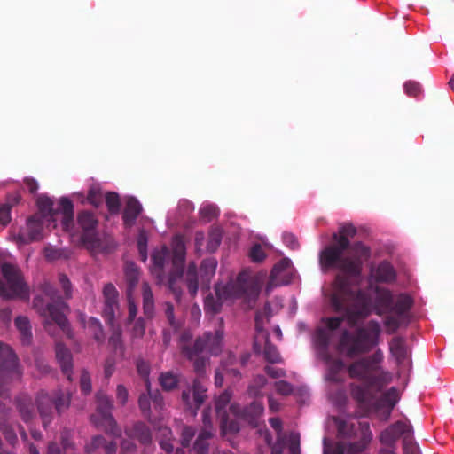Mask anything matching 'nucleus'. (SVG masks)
<instances>
[{
	"label": "nucleus",
	"mask_w": 454,
	"mask_h": 454,
	"mask_svg": "<svg viewBox=\"0 0 454 454\" xmlns=\"http://www.w3.org/2000/svg\"><path fill=\"white\" fill-rule=\"evenodd\" d=\"M333 309L343 314L349 326H355L367 317L372 310L378 315L389 312L385 326L389 333L395 332L401 325L411 305L410 296L400 294L395 297L386 288L371 287L368 291L355 292L348 281L338 276L332 286L325 291Z\"/></svg>",
	"instance_id": "f257e3e1"
},
{
	"label": "nucleus",
	"mask_w": 454,
	"mask_h": 454,
	"mask_svg": "<svg viewBox=\"0 0 454 454\" xmlns=\"http://www.w3.org/2000/svg\"><path fill=\"white\" fill-rule=\"evenodd\" d=\"M384 356L381 350L353 362L347 369L350 378L358 380L361 384L352 387V396L364 409L365 414L383 410L384 419H387L400 399L395 387L382 392L391 382L392 375L382 367Z\"/></svg>",
	"instance_id": "f03ea898"
},
{
	"label": "nucleus",
	"mask_w": 454,
	"mask_h": 454,
	"mask_svg": "<svg viewBox=\"0 0 454 454\" xmlns=\"http://www.w3.org/2000/svg\"><path fill=\"white\" fill-rule=\"evenodd\" d=\"M39 212L28 219L27 227L31 239H40L44 236V230L56 228L58 222L63 231L67 232L73 239L84 245L90 251L97 253L101 250V241L95 231L97 220L93 214L82 212L78 215V226L81 231H74V207L67 199H61L58 207L53 209L51 200L40 197L37 200Z\"/></svg>",
	"instance_id": "7ed1b4c3"
},
{
	"label": "nucleus",
	"mask_w": 454,
	"mask_h": 454,
	"mask_svg": "<svg viewBox=\"0 0 454 454\" xmlns=\"http://www.w3.org/2000/svg\"><path fill=\"white\" fill-rule=\"evenodd\" d=\"M354 234L352 225H344L333 236L334 243L320 254V262L324 268H335L349 277H360L363 262L370 257V249L361 243L350 247L348 237Z\"/></svg>",
	"instance_id": "20e7f679"
},
{
	"label": "nucleus",
	"mask_w": 454,
	"mask_h": 454,
	"mask_svg": "<svg viewBox=\"0 0 454 454\" xmlns=\"http://www.w3.org/2000/svg\"><path fill=\"white\" fill-rule=\"evenodd\" d=\"M266 276V272L262 270H244L238 275L236 281L226 285L217 284L215 297L208 295L205 299V311L217 313L223 304L236 299L242 300L247 307L252 308L259 297Z\"/></svg>",
	"instance_id": "39448f33"
},
{
	"label": "nucleus",
	"mask_w": 454,
	"mask_h": 454,
	"mask_svg": "<svg viewBox=\"0 0 454 454\" xmlns=\"http://www.w3.org/2000/svg\"><path fill=\"white\" fill-rule=\"evenodd\" d=\"M231 393L223 392L215 401L216 414L221 420V430L223 437L231 442L229 434L239 430L240 421H247L253 427L259 426V419L263 413V405L260 402H254L248 410L239 412L238 407L231 404L227 412L226 407L231 400Z\"/></svg>",
	"instance_id": "423d86ee"
},
{
	"label": "nucleus",
	"mask_w": 454,
	"mask_h": 454,
	"mask_svg": "<svg viewBox=\"0 0 454 454\" xmlns=\"http://www.w3.org/2000/svg\"><path fill=\"white\" fill-rule=\"evenodd\" d=\"M185 256V246L183 236L176 235L172 240V253L166 247H162L160 250H156L153 253L152 261L153 266L151 272L155 276L160 283L164 281L161 272L163 266L167 260L171 258L173 273L168 278L169 288L173 291L176 298H178V292L176 290L175 285L177 279L184 278V262Z\"/></svg>",
	"instance_id": "0eeeda50"
},
{
	"label": "nucleus",
	"mask_w": 454,
	"mask_h": 454,
	"mask_svg": "<svg viewBox=\"0 0 454 454\" xmlns=\"http://www.w3.org/2000/svg\"><path fill=\"white\" fill-rule=\"evenodd\" d=\"M43 294V297L37 296L35 298L34 306L41 316L45 318V329L51 333V327L52 325H55L63 334L67 338H71L70 327L66 319V313L68 310L67 307L51 287H45Z\"/></svg>",
	"instance_id": "6e6552de"
},
{
	"label": "nucleus",
	"mask_w": 454,
	"mask_h": 454,
	"mask_svg": "<svg viewBox=\"0 0 454 454\" xmlns=\"http://www.w3.org/2000/svg\"><path fill=\"white\" fill-rule=\"evenodd\" d=\"M380 333V324L370 321L364 327L358 328L354 334L345 332L340 342V349L350 357L366 353L378 344Z\"/></svg>",
	"instance_id": "1a4fd4ad"
},
{
	"label": "nucleus",
	"mask_w": 454,
	"mask_h": 454,
	"mask_svg": "<svg viewBox=\"0 0 454 454\" xmlns=\"http://www.w3.org/2000/svg\"><path fill=\"white\" fill-rule=\"evenodd\" d=\"M0 296L3 298H26L28 288L20 270L12 262L7 252L0 251Z\"/></svg>",
	"instance_id": "9d476101"
},
{
	"label": "nucleus",
	"mask_w": 454,
	"mask_h": 454,
	"mask_svg": "<svg viewBox=\"0 0 454 454\" xmlns=\"http://www.w3.org/2000/svg\"><path fill=\"white\" fill-rule=\"evenodd\" d=\"M223 332L222 329L216 330L214 334H205L203 339L196 340L193 348L190 349L187 346L191 335L184 333L180 339V347L185 356L191 360H195V368L200 370L197 356H204V355L216 356L221 351L223 343Z\"/></svg>",
	"instance_id": "9b49d317"
},
{
	"label": "nucleus",
	"mask_w": 454,
	"mask_h": 454,
	"mask_svg": "<svg viewBox=\"0 0 454 454\" xmlns=\"http://www.w3.org/2000/svg\"><path fill=\"white\" fill-rule=\"evenodd\" d=\"M294 270L289 259L284 258L276 263L266 283L265 292L269 294L275 287L288 284L294 278Z\"/></svg>",
	"instance_id": "f8f14e48"
},
{
	"label": "nucleus",
	"mask_w": 454,
	"mask_h": 454,
	"mask_svg": "<svg viewBox=\"0 0 454 454\" xmlns=\"http://www.w3.org/2000/svg\"><path fill=\"white\" fill-rule=\"evenodd\" d=\"M97 412L93 415L95 423L104 427L110 435L115 436L118 430L116 429L115 421L110 413L112 408L111 400L106 395L99 393L97 395Z\"/></svg>",
	"instance_id": "ddd939ff"
},
{
	"label": "nucleus",
	"mask_w": 454,
	"mask_h": 454,
	"mask_svg": "<svg viewBox=\"0 0 454 454\" xmlns=\"http://www.w3.org/2000/svg\"><path fill=\"white\" fill-rule=\"evenodd\" d=\"M263 318L261 313H257L255 317L256 335L254 343V348L256 352H261V342L264 341L263 355L267 361L277 363L279 361V354L277 348L268 341V333L263 327Z\"/></svg>",
	"instance_id": "4468645a"
},
{
	"label": "nucleus",
	"mask_w": 454,
	"mask_h": 454,
	"mask_svg": "<svg viewBox=\"0 0 454 454\" xmlns=\"http://www.w3.org/2000/svg\"><path fill=\"white\" fill-rule=\"evenodd\" d=\"M125 279L127 282V297L129 301V319L131 321L137 315V307L133 296V289L138 280L139 272L137 267L133 262H126L124 268Z\"/></svg>",
	"instance_id": "2eb2a0df"
},
{
	"label": "nucleus",
	"mask_w": 454,
	"mask_h": 454,
	"mask_svg": "<svg viewBox=\"0 0 454 454\" xmlns=\"http://www.w3.org/2000/svg\"><path fill=\"white\" fill-rule=\"evenodd\" d=\"M103 294L105 298V308L103 316L107 324L111 326H114V310L118 307L117 306V290L115 286L112 284H107L105 286L103 290Z\"/></svg>",
	"instance_id": "dca6fc26"
},
{
	"label": "nucleus",
	"mask_w": 454,
	"mask_h": 454,
	"mask_svg": "<svg viewBox=\"0 0 454 454\" xmlns=\"http://www.w3.org/2000/svg\"><path fill=\"white\" fill-rule=\"evenodd\" d=\"M342 318L338 317H327L322 320L324 328L317 329L315 335V341L317 346L325 348L329 341L331 333L339 328Z\"/></svg>",
	"instance_id": "f3484780"
},
{
	"label": "nucleus",
	"mask_w": 454,
	"mask_h": 454,
	"mask_svg": "<svg viewBox=\"0 0 454 454\" xmlns=\"http://www.w3.org/2000/svg\"><path fill=\"white\" fill-rule=\"evenodd\" d=\"M270 424L272 428L276 430L278 433V441L281 439L285 442V446H287L289 454H301L300 453V435L297 433H291L288 437L286 439L280 435L282 422L278 418H271L270 419Z\"/></svg>",
	"instance_id": "a211bd4d"
},
{
	"label": "nucleus",
	"mask_w": 454,
	"mask_h": 454,
	"mask_svg": "<svg viewBox=\"0 0 454 454\" xmlns=\"http://www.w3.org/2000/svg\"><path fill=\"white\" fill-rule=\"evenodd\" d=\"M203 423L205 428L199 434L195 444H194V451L197 454H207V447H208V440L211 438V432L209 429L212 427V420L209 416V411H206L203 413Z\"/></svg>",
	"instance_id": "6ab92c4d"
},
{
	"label": "nucleus",
	"mask_w": 454,
	"mask_h": 454,
	"mask_svg": "<svg viewBox=\"0 0 454 454\" xmlns=\"http://www.w3.org/2000/svg\"><path fill=\"white\" fill-rule=\"evenodd\" d=\"M390 352L400 365L409 368L411 366L410 351L401 338H394L389 345Z\"/></svg>",
	"instance_id": "aec40b11"
},
{
	"label": "nucleus",
	"mask_w": 454,
	"mask_h": 454,
	"mask_svg": "<svg viewBox=\"0 0 454 454\" xmlns=\"http://www.w3.org/2000/svg\"><path fill=\"white\" fill-rule=\"evenodd\" d=\"M324 360L327 365L326 379L334 382L340 381L345 372L343 362L340 358H332L329 356H324Z\"/></svg>",
	"instance_id": "412c9836"
},
{
	"label": "nucleus",
	"mask_w": 454,
	"mask_h": 454,
	"mask_svg": "<svg viewBox=\"0 0 454 454\" xmlns=\"http://www.w3.org/2000/svg\"><path fill=\"white\" fill-rule=\"evenodd\" d=\"M17 365V357L12 348L0 342V376L14 369Z\"/></svg>",
	"instance_id": "4be33fe9"
},
{
	"label": "nucleus",
	"mask_w": 454,
	"mask_h": 454,
	"mask_svg": "<svg viewBox=\"0 0 454 454\" xmlns=\"http://www.w3.org/2000/svg\"><path fill=\"white\" fill-rule=\"evenodd\" d=\"M407 431V423L404 421H397L381 433L380 442L384 444H392Z\"/></svg>",
	"instance_id": "5701e85b"
},
{
	"label": "nucleus",
	"mask_w": 454,
	"mask_h": 454,
	"mask_svg": "<svg viewBox=\"0 0 454 454\" xmlns=\"http://www.w3.org/2000/svg\"><path fill=\"white\" fill-rule=\"evenodd\" d=\"M142 210L141 204L134 198L126 200V207L123 213V221L126 226H131Z\"/></svg>",
	"instance_id": "b1692460"
},
{
	"label": "nucleus",
	"mask_w": 454,
	"mask_h": 454,
	"mask_svg": "<svg viewBox=\"0 0 454 454\" xmlns=\"http://www.w3.org/2000/svg\"><path fill=\"white\" fill-rule=\"evenodd\" d=\"M56 356L63 372L71 380L72 357L69 351L64 346L58 343L56 346Z\"/></svg>",
	"instance_id": "393cba45"
},
{
	"label": "nucleus",
	"mask_w": 454,
	"mask_h": 454,
	"mask_svg": "<svg viewBox=\"0 0 454 454\" xmlns=\"http://www.w3.org/2000/svg\"><path fill=\"white\" fill-rule=\"evenodd\" d=\"M372 277L380 282H391L395 278V272L390 263L383 262L372 271Z\"/></svg>",
	"instance_id": "a878e982"
},
{
	"label": "nucleus",
	"mask_w": 454,
	"mask_h": 454,
	"mask_svg": "<svg viewBox=\"0 0 454 454\" xmlns=\"http://www.w3.org/2000/svg\"><path fill=\"white\" fill-rule=\"evenodd\" d=\"M98 450H102L105 454H113L116 450V442L113 441L108 442L103 437L97 436L92 439L90 445L87 448V451L93 452Z\"/></svg>",
	"instance_id": "bb28decb"
},
{
	"label": "nucleus",
	"mask_w": 454,
	"mask_h": 454,
	"mask_svg": "<svg viewBox=\"0 0 454 454\" xmlns=\"http://www.w3.org/2000/svg\"><path fill=\"white\" fill-rule=\"evenodd\" d=\"M216 266V261L212 258L202 262L200 270V278L202 285L208 286L211 278L215 275Z\"/></svg>",
	"instance_id": "cd10ccee"
},
{
	"label": "nucleus",
	"mask_w": 454,
	"mask_h": 454,
	"mask_svg": "<svg viewBox=\"0 0 454 454\" xmlns=\"http://www.w3.org/2000/svg\"><path fill=\"white\" fill-rule=\"evenodd\" d=\"M137 372L138 373L145 379V383L147 387L148 395H150V398L153 399V406L154 408H158L161 406V398L160 397L159 394H155L153 396L152 395L151 390H150V383L148 380V374H149V365L145 362H139L137 364Z\"/></svg>",
	"instance_id": "c85d7f7f"
},
{
	"label": "nucleus",
	"mask_w": 454,
	"mask_h": 454,
	"mask_svg": "<svg viewBox=\"0 0 454 454\" xmlns=\"http://www.w3.org/2000/svg\"><path fill=\"white\" fill-rule=\"evenodd\" d=\"M234 357L231 355H228V364H222L221 368L218 369L215 372V385L222 386L223 382V378L227 375L237 374V371L234 368H229V365H232L234 364Z\"/></svg>",
	"instance_id": "c756f323"
},
{
	"label": "nucleus",
	"mask_w": 454,
	"mask_h": 454,
	"mask_svg": "<svg viewBox=\"0 0 454 454\" xmlns=\"http://www.w3.org/2000/svg\"><path fill=\"white\" fill-rule=\"evenodd\" d=\"M131 439H137L141 443L145 444L151 441L152 435L144 424H138L134 427L133 432L127 433Z\"/></svg>",
	"instance_id": "7c9ffc66"
},
{
	"label": "nucleus",
	"mask_w": 454,
	"mask_h": 454,
	"mask_svg": "<svg viewBox=\"0 0 454 454\" xmlns=\"http://www.w3.org/2000/svg\"><path fill=\"white\" fill-rule=\"evenodd\" d=\"M158 437H160V447L168 453H170L173 450L171 441V431L167 427H160L158 428Z\"/></svg>",
	"instance_id": "2f4dec72"
},
{
	"label": "nucleus",
	"mask_w": 454,
	"mask_h": 454,
	"mask_svg": "<svg viewBox=\"0 0 454 454\" xmlns=\"http://www.w3.org/2000/svg\"><path fill=\"white\" fill-rule=\"evenodd\" d=\"M15 325L21 334L23 343H28L32 335L27 318L25 317H18L15 319Z\"/></svg>",
	"instance_id": "473e14b6"
},
{
	"label": "nucleus",
	"mask_w": 454,
	"mask_h": 454,
	"mask_svg": "<svg viewBox=\"0 0 454 454\" xmlns=\"http://www.w3.org/2000/svg\"><path fill=\"white\" fill-rule=\"evenodd\" d=\"M143 302H144V312L147 317H152L153 312V293L147 285V283H144L143 286Z\"/></svg>",
	"instance_id": "72a5a7b5"
},
{
	"label": "nucleus",
	"mask_w": 454,
	"mask_h": 454,
	"mask_svg": "<svg viewBox=\"0 0 454 454\" xmlns=\"http://www.w3.org/2000/svg\"><path fill=\"white\" fill-rule=\"evenodd\" d=\"M206 388L202 385V383L196 380L192 386V400H193V406L195 408L194 414H196V410L199 408V406L204 401V398L206 396Z\"/></svg>",
	"instance_id": "f704fd0d"
},
{
	"label": "nucleus",
	"mask_w": 454,
	"mask_h": 454,
	"mask_svg": "<svg viewBox=\"0 0 454 454\" xmlns=\"http://www.w3.org/2000/svg\"><path fill=\"white\" fill-rule=\"evenodd\" d=\"M81 322L83 324L84 327L88 329V332L93 334L96 340H99L101 338L102 327L98 319L90 317L87 322H85L83 316H81Z\"/></svg>",
	"instance_id": "c9c22d12"
},
{
	"label": "nucleus",
	"mask_w": 454,
	"mask_h": 454,
	"mask_svg": "<svg viewBox=\"0 0 454 454\" xmlns=\"http://www.w3.org/2000/svg\"><path fill=\"white\" fill-rule=\"evenodd\" d=\"M185 281L187 282V286L189 292L192 295H195L198 290V276L196 273L195 266L190 265L188 270L185 275Z\"/></svg>",
	"instance_id": "e433bc0d"
},
{
	"label": "nucleus",
	"mask_w": 454,
	"mask_h": 454,
	"mask_svg": "<svg viewBox=\"0 0 454 454\" xmlns=\"http://www.w3.org/2000/svg\"><path fill=\"white\" fill-rule=\"evenodd\" d=\"M200 213L205 221H211L217 216L218 208L215 205L204 203L200 209Z\"/></svg>",
	"instance_id": "4c0bfd02"
},
{
	"label": "nucleus",
	"mask_w": 454,
	"mask_h": 454,
	"mask_svg": "<svg viewBox=\"0 0 454 454\" xmlns=\"http://www.w3.org/2000/svg\"><path fill=\"white\" fill-rule=\"evenodd\" d=\"M222 238V231L219 228H215L211 231L208 237V243L207 250L208 252H214L219 246Z\"/></svg>",
	"instance_id": "58836bf2"
},
{
	"label": "nucleus",
	"mask_w": 454,
	"mask_h": 454,
	"mask_svg": "<svg viewBox=\"0 0 454 454\" xmlns=\"http://www.w3.org/2000/svg\"><path fill=\"white\" fill-rule=\"evenodd\" d=\"M48 454H74L73 445L67 441L62 442V450L55 443H51L48 448Z\"/></svg>",
	"instance_id": "ea45409f"
},
{
	"label": "nucleus",
	"mask_w": 454,
	"mask_h": 454,
	"mask_svg": "<svg viewBox=\"0 0 454 454\" xmlns=\"http://www.w3.org/2000/svg\"><path fill=\"white\" fill-rule=\"evenodd\" d=\"M177 377L171 372L163 373L160 378V383L166 390L174 388L177 385Z\"/></svg>",
	"instance_id": "a19ab883"
},
{
	"label": "nucleus",
	"mask_w": 454,
	"mask_h": 454,
	"mask_svg": "<svg viewBox=\"0 0 454 454\" xmlns=\"http://www.w3.org/2000/svg\"><path fill=\"white\" fill-rule=\"evenodd\" d=\"M106 203L111 213H117L120 207L119 196L114 192H108L106 195Z\"/></svg>",
	"instance_id": "79ce46f5"
},
{
	"label": "nucleus",
	"mask_w": 454,
	"mask_h": 454,
	"mask_svg": "<svg viewBox=\"0 0 454 454\" xmlns=\"http://www.w3.org/2000/svg\"><path fill=\"white\" fill-rule=\"evenodd\" d=\"M146 246H147V238L144 231L139 234L137 239V248L143 262H145L147 258L146 253Z\"/></svg>",
	"instance_id": "37998d69"
},
{
	"label": "nucleus",
	"mask_w": 454,
	"mask_h": 454,
	"mask_svg": "<svg viewBox=\"0 0 454 454\" xmlns=\"http://www.w3.org/2000/svg\"><path fill=\"white\" fill-rule=\"evenodd\" d=\"M121 333L119 329L114 330L113 335L109 340V344L114 348L115 353L122 354V345L121 342Z\"/></svg>",
	"instance_id": "c03bdc74"
},
{
	"label": "nucleus",
	"mask_w": 454,
	"mask_h": 454,
	"mask_svg": "<svg viewBox=\"0 0 454 454\" xmlns=\"http://www.w3.org/2000/svg\"><path fill=\"white\" fill-rule=\"evenodd\" d=\"M403 88L405 93L411 97H418L421 92L420 85L416 82H407Z\"/></svg>",
	"instance_id": "a18cd8bd"
},
{
	"label": "nucleus",
	"mask_w": 454,
	"mask_h": 454,
	"mask_svg": "<svg viewBox=\"0 0 454 454\" xmlns=\"http://www.w3.org/2000/svg\"><path fill=\"white\" fill-rule=\"evenodd\" d=\"M87 200L91 205L98 207L102 202V194L97 188H91L89 191Z\"/></svg>",
	"instance_id": "49530a36"
},
{
	"label": "nucleus",
	"mask_w": 454,
	"mask_h": 454,
	"mask_svg": "<svg viewBox=\"0 0 454 454\" xmlns=\"http://www.w3.org/2000/svg\"><path fill=\"white\" fill-rule=\"evenodd\" d=\"M249 256L254 262H261L264 259L265 254L263 248L260 245H254L251 247Z\"/></svg>",
	"instance_id": "de8ad7c7"
},
{
	"label": "nucleus",
	"mask_w": 454,
	"mask_h": 454,
	"mask_svg": "<svg viewBox=\"0 0 454 454\" xmlns=\"http://www.w3.org/2000/svg\"><path fill=\"white\" fill-rule=\"evenodd\" d=\"M10 220V206L7 204L0 205V224L5 226Z\"/></svg>",
	"instance_id": "09e8293b"
},
{
	"label": "nucleus",
	"mask_w": 454,
	"mask_h": 454,
	"mask_svg": "<svg viewBox=\"0 0 454 454\" xmlns=\"http://www.w3.org/2000/svg\"><path fill=\"white\" fill-rule=\"evenodd\" d=\"M80 384H81V389L85 395L90 393V391L91 389L90 379L89 374L86 372H83L82 373L81 379H80Z\"/></svg>",
	"instance_id": "8fccbe9b"
},
{
	"label": "nucleus",
	"mask_w": 454,
	"mask_h": 454,
	"mask_svg": "<svg viewBox=\"0 0 454 454\" xmlns=\"http://www.w3.org/2000/svg\"><path fill=\"white\" fill-rule=\"evenodd\" d=\"M275 389L278 394H280L282 395H286L292 392V387L285 381L276 382Z\"/></svg>",
	"instance_id": "3c124183"
},
{
	"label": "nucleus",
	"mask_w": 454,
	"mask_h": 454,
	"mask_svg": "<svg viewBox=\"0 0 454 454\" xmlns=\"http://www.w3.org/2000/svg\"><path fill=\"white\" fill-rule=\"evenodd\" d=\"M283 241L284 243L291 249H296L298 247V241L295 236L292 233H284L283 234Z\"/></svg>",
	"instance_id": "603ef678"
},
{
	"label": "nucleus",
	"mask_w": 454,
	"mask_h": 454,
	"mask_svg": "<svg viewBox=\"0 0 454 454\" xmlns=\"http://www.w3.org/2000/svg\"><path fill=\"white\" fill-rule=\"evenodd\" d=\"M193 435L194 430L190 427H185L182 431V445L188 446Z\"/></svg>",
	"instance_id": "864d4df0"
},
{
	"label": "nucleus",
	"mask_w": 454,
	"mask_h": 454,
	"mask_svg": "<svg viewBox=\"0 0 454 454\" xmlns=\"http://www.w3.org/2000/svg\"><path fill=\"white\" fill-rule=\"evenodd\" d=\"M54 405L56 410L60 412L62 410L67 408L70 403L69 395L58 397L54 400Z\"/></svg>",
	"instance_id": "5fc2aeb1"
},
{
	"label": "nucleus",
	"mask_w": 454,
	"mask_h": 454,
	"mask_svg": "<svg viewBox=\"0 0 454 454\" xmlns=\"http://www.w3.org/2000/svg\"><path fill=\"white\" fill-rule=\"evenodd\" d=\"M59 283H60L61 287L65 293V296L67 298H68L70 296V288H71L69 280L67 279V278L66 276L61 275L59 277Z\"/></svg>",
	"instance_id": "6e6d98bb"
},
{
	"label": "nucleus",
	"mask_w": 454,
	"mask_h": 454,
	"mask_svg": "<svg viewBox=\"0 0 454 454\" xmlns=\"http://www.w3.org/2000/svg\"><path fill=\"white\" fill-rule=\"evenodd\" d=\"M179 210L182 211L184 214H189L190 212H192L194 209L193 205L188 201V200H181L179 202Z\"/></svg>",
	"instance_id": "4d7b16f0"
},
{
	"label": "nucleus",
	"mask_w": 454,
	"mask_h": 454,
	"mask_svg": "<svg viewBox=\"0 0 454 454\" xmlns=\"http://www.w3.org/2000/svg\"><path fill=\"white\" fill-rule=\"evenodd\" d=\"M144 332H145L144 321L142 319H138L136 322V325L134 326L133 334L136 337H140L143 335Z\"/></svg>",
	"instance_id": "13d9d810"
},
{
	"label": "nucleus",
	"mask_w": 454,
	"mask_h": 454,
	"mask_svg": "<svg viewBox=\"0 0 454 454\" xmlns=\"http://www.w3.org/2000/svg\"><path fill=\"white\" fill-rule=\"evenodd\" d=\"M24 183H25V185L26 187L27 188V190L30 192H35L38 189V184L37 182L33 179V178H30V177H27L24 180Z\"/></svg>",
	"instance_id": "bf43d9fd"
},
{
	"label": "nucleus",
	"mask_w": 454,
	"mask_h": 454,
	"mask_svg": "<svg viewBox=\"0 0 454 454\" xmlns=\"http://www.w3.org/2000/svg\"><path fill=\"white\" fill-rule=\"evenodd\" d=\"M283 440L278 439V442L271 447V454H282L283 450L286 448Z\"/></svg>",
	"instance_id": "052dcab7"
},
{
	"label": "nucleus",
	"mask_w": 454,
	"mask_h": 454,
	"mask_svg": "<svg viewBox=\"0 0 454 454\" xmlns=\"http://www.w3.org/2000/svg\"><path fill=\"white\" fill-rule=\"evenodd\" d=\"M266 372L272 378H278L283 374L280 369H278L272 365H269L266 367Z\"/></svg>",
	"instance_id": "680f3d73"
},
{
	"label": "nucleus",
	"mask_w": 454,
	"mask_h": 454,
	"mask_svg": "<svg viewBox=\"0 0 454 454\" xmlns=\"http://www.w3.org/2000/svg\"><path fill=\"white\" fill-rule=\"evenodd\" d=\"M139 406L143 412H146L149 410L150 403L146 395H143L139 397Z\"/></svg>",
	"instance_id": "e2e57ef3"
},
{
	"label": "nucleus",
	"mask_w": 454,
	"mask_h": 454,
	"mask_svg": "<svg viewBox=\"0 0 454 454\" xmlns=\"http://www.w3.org/2000/svg\"><path fill=\"white\" fill-rule=\"evenodd\" d=\"M117 397L122 403L126 401V399L128 397V392H127V389L123 386H118Z\"/></svg>",
	"instance_id": "0e129e2a"
},
{
	"label": "nucleus",
	"mask_w": 454,
	"mask_h": 454,
	"mask_svg": "<svg viewBox=\"0 0 454 454\" xmlns=\"http://www.w3.org/2000/svg\"><path fill=\"white\" fill-rule=\"evenodd\" d=\"M44 254L50 260H54L59 257V252L51 248H46Z\"/></svg>",
	"instance_id": "69168bd1"
},
{
	"label": "nucleus",
	"mask_w": 454,
	"mask_h": 454,
	"mask_svg": "<svg viewBox=\"0 0 454 454\" xmlns=\"http://www.w3.org/2000/svg\"><path fill=\"white\" fill-rule=\"evenodd\" d=\"M259 433H260V435L263 438V441L265 442V443L269 447H270L271 446V438L270 436L269 432L267 430H264V431L260 430Z\"/></svg>",
	"instance_id": "338daca9"
},
{
	"label": "nucleus",
	"mask_w": 454,
	"mask_h": 454,
	"mask_svg": "<svg viewBox=\"0 0 454 454\" xmlns=\"http://www.w3.org/2000/svg\"><path fill=\"white\" fill-rule=\"evenodd\" d=\"M133 447V444H130L129 442H122L121 444V454H128V451Z\"/></svg>",
	"instance_id": "774afa93"
}]
</instances>
